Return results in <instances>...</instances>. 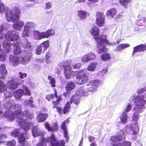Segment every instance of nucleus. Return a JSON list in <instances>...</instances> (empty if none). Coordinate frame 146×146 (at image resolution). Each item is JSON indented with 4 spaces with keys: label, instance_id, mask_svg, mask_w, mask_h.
Instances as JSON below:
<instances>
[{
    "label": "nucleus",
    "instance_id": "45",
    "mask_svg": "<svg viewBox=\"0 0 146 146\" xmlns=\"http://www.w3.org/2000/svg\"><path fill=\"white\" fill-rule=\"evenodd\" d=\"M58 130V126L56 123H54L53 126L50 127L49 131L54 132Z\"/></svg>",
    "mask_w": 146,
    "mask_h": 146
},
{
    "label": "nucleus",
    "instance_id": "57",
    "mask_svg": "<svg viewBox=\"0 0 146 146\" xmlns=\"http://www.w3.org/2000/svg\"><path fill=\"white\" fill-rule=\"evenodd\" d=\"M122 146H131V143L129 141H125L121 143Z\"/></svg>",
    "mask_w": 146,
    "mask_h": 146
},
{
    "label": "nucleus",
    "instance_id": "48",
    "mask_svg": "<svg viewBox=\"0 0 146 146\" xmlns=\"http://www.w3.org/2000/svg\"><path fill=\"white\" fill-rule=\"evenodd\" d=\"M50 56V53L49 52H46L45 54V61L47 64L50 63V60L49 59Z\"/></svg>",
    "mask_w": 146,
    "mask_h": 146
},
{
    "label": "nucleus",
    "instance_id": "25",
    "mask_svg": "<svg viewBox=\"0 0 146 146\" xmlns=\"http://www.w3.org/2000/svg\"><path fill=\"white\" fill-rule=\"evenodd\" d=\"M89 14L88 12L83 10H80L78 11V16L81 20L86 19L87 18V15Z\"/></svg>",
    "mask_w": 146,
    "mask_h": 146
},
{
    "label": "nucleus",
    "instance_id": "36",
    "mask_svg": "<svg viewBox=\"0 0 146 146\" xmlns=\"http://www.w3.org/2000/svg\"><path fill=\"white\" fill-rule=\"evenodd\" d=\"M48 79L49 80V83L52 87H54L56 86V81L55 79L50 76L49 75L48 76Z\"/></svg>",
    "mask_w": 146,
    "mask_h": 146
},
{
    "label": "nucleus",
    "instance_id": "47",
    "mask_svg": "<svg viewBox=\"0 0 146 146\" xmlns=\"http://www.w3.org/2000/svg\"><path fill=\"white\" fill-rule=\"evenodd\" d=\"M89 87L87 88V91L89 92H94L96 91L97 89L96 87H95L93 86H89Z\"/></svg>",
    "mask_w": 146,
    "mask_h": 146
},
{
    "label": "nucleus",
    "instance_id": "26",
    "mask_svg": "<svg viewBox=\"0 0 146 146\" xmlns=\"http://www.w3.org/2000/svg\"><path fill=\"white\" fill-rule=\"evenodd\" d=\"M22 46L26 50L29 51L30 52H31V51L33 49L31 43L28 41L24 43L22 45Z\"/></svg>",
    "mask_w": 146,
    "mask_h": 146
},
{
    "label": "nucleus",
    "instance_id": "54",
    "mask_svg": "<svg viewBox=\"0 0 146 146\" xmlns=\"http://www.w3.org/2000/svg\"><path fill=\"white\" fill-rule=\"evenodd\" d=\"M137 21L138 22L142 21L143 22H145L146 21V15H142L139 17Z\"/></svg>",
    "mask_w": 146,
    "mask_h": 146
},
{
    "label": "nucleus",
    "instance_id": "43",
    "mask_svg": "<svg viewBox=\"0 0 146 146\" xmlns=\"http://www.w3.org/2000/svg\"><path fill=\"white\" fill-rule=\"evenodd\" d=\"M33 34L35 36L37 37V39L40 40L42 38V32L40 33L38 31H36L34 32Z\"/></svg>",
    "mask_w": 146,
    "mask_h": 146
},
{
    "label": "nucleus",
    "instance_id": "23",
    "mask_svg": "<svg viewBox=\"0 0 146 146\" xmlns=\"http://www.w3.org/2000/svg\"><path fill=\"white\" fill-rule=\"evenodd\" d=\"M90 31L93 36L96 37L98 36L100 33V29L96 26L92 27Z\"/></svg>",
    "mask_w": 146,
    "mask_h": 146
},
{
    "label": "nucleus",
    "instance_id": "34",
    "mask_svg": "<svg viewBox=\"0 0 146 146\" xmlns=\"http://www.w3.org/2000/svg\"><path fill=\"white\" fill-rule=\"evenodd\" d=\"M97 65V63L96 62H91L88 66L87 69L89 71H94L96 68Z\"/></svg>",
    "mask_w": 146,
    "mask_h": 146
},
{
    "label": "nucleus",
    "instance_id": "20",
    "mask_svg": "<svg viewBox=\"0 0 146 146\" xmlns=\"http://www.w3.org/2000/svg\"><path fill=\"white\" fill-rule=\"evenodd\" d=\"M7 73L6 68L5 65L3 64L0 66V78L1 79H4L5 76Z\"/></svg>",
    "mask_w": 146,
    "mask_h": 146
},
{
    "label": "nucleus",
    "instance_id": "28",
    "mask_svg": "<svg viewBox=\"0 0 146 146\" xmlns=\"http://www.w3.org/2000/svg\"><path fill=\"white\" fill-rule=\"evenodd\" d=\"M100 84V80H94L90 81L87 84V86H93L97 88L98 86Z\"/></svg>",
    "mask_w": 146,
    "mask_h": 146
},
{
    "label": "nucleus",
    "instance_id": "33",
    "mask_svg": "<svg viewBox=\"0 0 146 146\" xmlns=\"http://www.w3.org/2000/svg\"><path fill=\"white\" fill-rule=\"evenodd\" d=\"M127 118L128 116L126 112H123L120 117L121 122L123 124L127 122Z\"/></svg>",
    "mask_w": 146,
    "mask_h": 146
},
{
    "label": "nucleus",
    "instance_id": "32",
    "mask_svg": "<svg viewBox=\"0 0 146 146\" xmlns=\"http://www.w3.org/2000/svg\"><path fill=\"white\" fill-rule=\"evenodd\" d=\"M40 46L42 48H43L44 52L46 50L47 48L49 46V40L44 41L41 43Z\"/></svg>",
    "mask_w": 146,
    "mask_h": 146
},
{
    "label": "nucleus",
    "instance_id": "8",
    "mask_svg": "<svg viewBox=\"0 0 146 146\" xmlns=\"http://www.w3.org/2000/svg\"><path fill=\"white\" fill-rule=\"evenodd\" d=\"M16 108L19 109V116H22L24 117H26L27 119H32L33 117V115L30 113L27 110H25L24 112L22 111V108L20 104H17Z\"/></svg>",
    "mask_w": 146,
    "mask_h": 146
},
{
    "label": "nucleus",
    "instance_id": "21",
    "mask_svg": "<svg viewBox=\"0 0 146 146\" xmlns=\"http://www.w3.org/2000/svg\"><path fill=\"white\" fill-rule=\"evenodd\" d=\"M48 117V114L40 113L38 115L36 119L40 123L45 121Z\"/></svg>",
    "mask_w": 146,
    "mask_h": 146
},
{
    "label": "nucleus",
    "instance_id": "31",
    "mask_svg": "<svg viewBox=\"0 0 146 146\" xmlns=\"http://www.w3.org/2000/svg\"><path fill=\"white\" fill-rule=\"evenodd\" d=\"M70 110V104L69 102H67L63 109V114H64L69 112Z\"/></svg>",
    "mask_w": 146,
    "mask_h": 146
},
{
    "label": "nucleus",
    "instance_id": "13",
    "mask_svg": "<svg viewBox=\"0 0 146 146\" xmlns=\"http://www.w3.org/2000/svg\"><path fill=\"white\" fill-rule=\"evenodd\" d=\"M32 55L31 52L25 53L24 56H22L21 60V63L22 64H25L28 62L31 61Z\"/></svg>",
    "mask_w": 146,
    "mask_h": 146
},
{
    "label": "nucleus",
    "instance_id": "27",
    "mask_svg": "<svg viewBox=\"0 0 146 146\" xmlns=\"http://www.w3.org/2000/svg\"><path fill=\"white\" fill-rule=\"evenodd\" d=\"M24 94V91L22 89H20L16 90L13 93L14 97L16 99L20 98Z\"/></svg>",
    "mask_w": 146,
    "mask_h": 146
},
{
    "label": "nucleus",
    "instance_id": "46",
    "mask_svg": "<svg viewBox=\"0 0 146 146\" xmlns=\"http://www.w3.org/2000/svg\"><path fill=\"white\" fill-rule=\"evenodd\" d=\"M11 135L15 137H19L21 135L20 132L17 129L13 131L11 133Z\"/></svg>",
    "mask_w": 146,
    "mask_h": 146
},
{
    "label": "nucleus",
    "instance_id": "63",
    "mask_svg": "<svg viewBox=\"0 0 146 146\" xmlns=\"http://www.w3.org/2000/svg\"><path fill=\"white\" fill-rule=\"evenodd\" d=\"M89 2L87 3V5L89 6H90L92 3H97L98 2L99 0H87Z\"/></svg>",
    "mask_w": 146,
    "mask_h": 146
},
{
    "label": "nucleus",
    "instance_id": "42",
    "mask_svg": "<svg viewBox=\"0 0 146 146\" xmlns=\"http://www.w3.org/2000/svg\"><path fill=\"white\" fill-rule=\"evenodd\" d=\"M100 40L102 42L109 46H111V44L107 40L106 36H104V37L100 36Z\"/></svg>",
    "mask_w": 146,
    "mask_h": 146
},
{
    "label": "nucleus",
    "instance_id": "9",
    "mask_svg": "<svg viewBox=\"0 0 146 146\" xmlns=\"http://www.w3.org/2000/svg\"><path fill=\"white\" fill-rule=\"evenodd\" d=\"M6 37L8 40L13 42L19 38L18 34L15 31H8L6 34Z\"/></svg>",
    "mask_w": 146,
    "mask_h": 146
},
{
    "label": "nucleus",
    "instance_id": "41",
    "mask_svg": "<svg viewBox=\"0 0 146 146\" xmlns=\"http://www.w3.org/2000/svg\"><path fill=\"white\" fill-rule=\"evenodd\" d=\"M101 58L102 60L104 61L109 60L111 58L110 54L108 53L103 54L101 56Z\"/></svg>",
    "mask_w": 146,
    "mask_h": 146
},
{
    "label": "nucleus",
    "instance_id": "10",
    "mask_svg": "<svg viewBox=\"0 0 146 146\" xmlns=\"http://www.w3.org/2000/svg\"><path fill=\"white\" fill-rule=\"evenodd\" d=\"M123 139V138L121 135L116 136L113 135L111 137L110 141H111V144L112 146H122L121 143H116L118 141H120Z\"/></svg>",
    "mask_w": 146,
    "mask_h": 146
},
{
    "label": "nucleus",
    "instance_id": "29",
    "mask_svg": "<svg viewBox=\"0 0 146 146\" xmlns=\"http://www.w3.org/2000/svg\"><path fill=\"white\" fill-rule=\"evenodd\" d=\"M11 44L10 42L5 41L3 43V49L6 53L9 52L11 50Z\"/></svg>",
    "mask_w": 146,
    "mask_h": 146
},
{
    "label": "nucleus",
    "instance_id": "12",
    "mask_svg": "<svg viewBox=\"0 0 146 146\" xmlns=\"http://www.w3.org/2000/svg\"><path fill=\"white\" fill-rule=\"evenodd\" d=\"M69 123V120L68 118L67 119L65 120L64 121L61 123V128L63 131V133L64 137L66 138V140L69 139L68 136V132L66 126V124H68Z\"/></svg>",
    "mask_w": 146,
    "mask_h": 146
},
{
    "label": "nucleus",
    "instance_id": "37",
    "mask_svg": "<svg viewBox=\"0 0 146 146\" xmlns=\"http://www.w3.org/2000/svg\"><path fill=\"white\" fill-rule=\"evenodd\" d=\"M14 20H18L20 17L21 12L20 9L18 8H16L14 11Z\"/></svg>",
    "mask_w": 146,
    "mask_h": 146
},
{
    "label": "nucleus",
    "instance_id": "39",
    "mask_svg": "<svg viewBox=\"0 0 146 146\" xmlns=\"http://www.w3.org/2000/svg\"><path fill=\"white\" fill-rule=\"evenodd\" d=\"M131 0H119L120 4L125 8L127 7L128 5L131 2Z\"/></svg>",
    "mask_w": 146,
    "mask_h": 146
},
{
    "label": "nucleus",
    "instance_id": "1",
    "mask_svg": "<svg viewBox=\"0 0 146 146\" xmlns=\"http://www.w3.org/2000/svg\"><path fill=\"white\" fill-rule=\"evenodd\" d=\"M131 98L132 100H134L135 106L133 108L134 110L138 113L142 112L141 109L145 108L144 103L145 100L144 99V96L143 95L135 96L133 95Z\"/></svg>",
    "mask_w": 146,
    "mask_h": 146
},
{
    "label": "nucleus",
    "instance_id": "11",
    "mask_svg": "<svg viewBox=\"0 0 146 146\" xmlns=\"http://www.w3.org/2000/svg\"><path fill=\"white\" fill-rule=\"evenodd\" d=\"M45 142H49L51 146H58V141L54 133L52 134L50 137H47Z\"/></svg>",
    "mask_w": 146,
    "mask_h": 146
},
{
    "label": "nucleus",
    "instance_id": "58",
    "mask_svg": "<svg viewBox=\"0 0 146 146\" xmlns=\"http://www.w3.org/2000/svg\"><path fill=\"white\" fill-rule=\"evenodd\" d=\"M81 66V64L80 63H77L73 65V68L75 69H79Z\"/></svg>",
    "mask_w": 146,
    "mask_h": 146
},
{
    "label": "nucleus",
    "instance_id": "19",
    "mask_svg": "<svg viewBox=\"0 0 146 146\" xmlns=\"http://www.w3.org/2000/svg\"><path fill=\"white\" fill-rule=\"evenodd\" d=\"M55 34V32L53 29H48L44 32H42V38H48L50 36L54 35Z\"/></svg>",
    "mask_w": 146,
    "mask_h": 146
},
{
    "label": "nucleus",
    "instance_id": "61",
    "mask_svg": "<svg viewBox=\"0 0 146 146\" xmlns=\"http://www.w3.org/2000/svg\"><path fill=\"white\" fill-rule=\"evenodd\" d=\"M58 146H65V141L64 139L61 140L60 141H58Z\"/></svg>",
    "mask_w": 146,
    "mask_h": 146
},
{
    "label": "nucleus",
    "instance_id": "6",
    "mask_svg": "<svg viewBox=\"0 0 146 146\" xmlns=\"http://www.w3.org/2000/svg\"><path fill=\"white\" fill-rule=\"evenodd\" d=\"M17 122L19 125L21 126L25 132L29 129L30 126L32 124L31 122L27 121V119L22 118L18 119Z\"/></svg>",
    "mask_w": 146,
    "mask_h": 146
},
{
    "label": "nucleus",
    "instance_id": "2",
    "mask_svg": "<svg viewBox=\"0 0 146 146\" xmlns=\"http://www.w3.org/2000/svg\"><path fill=\"white\" fill-rule=\"evenodd\" d=\"M58 66L61 68H64V76L66 79H69L73 76L72 74L73 72L71 71L70 62L67 60L63 61L59 64Z\"/></svg>",
    "mask_w": 146,
    "mask_h": 146
},
{
    "label": "nucleus",
    "instance_id": "62",
    "mask_svg": "<svg viewBox=\"0 0 146 146\" xmlns=\"http://www.w3.org/2000/svg\"><path fill=\"white\" fill-rule=\"evenodd\" d=\"M25 91L24 93V95H25L27 96H30L31 95V92L29 90L28 88L27 87H25Z\"/></svg>",
    "mask_w": 146,
    "mask_h": 146
},
{
    "label": "nucleus",
    "instance_id": "64",
    "mask_svg": "<svg viewBox=\"0 0 146 146\" xmlns=\"http://www.w3.org/2000/svg\"><path fill=\"white\" fill-rule=\"evenodd\" d=\"M57 111L60 114H62L63 113V109L60 106H57L56 108Z\"/></svg>",
    "mask_w": 146,
    "mask_h": 146
},
{
    "label": "nucleus",
    "instance_id": "53",
    "mask_svg": "<svg viewBox=\"0 0 146 146\" xmlns=\"http://www.w3.org/2000/svg\"><path fill=\"white\" fill-rule=\"evenodd\" d=\"M42 49L40 45H38L36 49L35 53L37 55H40Z\"/></svg>",
    "mask_w": 146,
    "mask_h": 146
},
{
    "label": "nucleus",
    "instance_id": "51",
    "mask_svg": "<svg viewBox=\"0 0 146 146\" xmlns=\"http://www.w3.org/2000/svg\"><path fill=\"white\" fill-rule=\"evenodd\" d=\"M82 61L85 62H87L90 61L87 54L83 55L81 58Z\"/></svg>",
    "mask_w": 146,
    "mask_h": 146
},
{
    "label": "nucleus",
    "instance_id": "18",
    "mask_svg": "<svg viewBox=\"0 0 146 146\" xmlns=\"http://www.w3.org/2000/svg\"><path fill=\"white\" fill-rule=\"evenodd\" d=\"M76 87V85L74 82L72 81L68 82L65 86L66 90L68 92H71Z\"/></svg>",
    "mask_w": 146,
    "mask_h": 146
},
{
    "label": "nucleus",
    "instance_id": "3",
    "mask_svg": "<svg viewBox=\"0 0 146 146\" xmlns=\"http://www.w3.org/2000/svg\"><path fill=\"white\" fill-rule=\"evenodd\" d=\"M86 69H84L78 72L76 75V80L77 83L79 84H82L86 83L89 81L88 76L85 72Z\"/></svg>",
    "mask_w": 146,
    "mask_h": 146
},
{
    "label": "nucleus",
    "instance_id": "59",
    "mask_svg": "<svg viewBox=\"0 0 146 146\" xmlns=\"http://www.w3.org/2000/svg\"><path fill=\"white\" fill-rule=\"evenodd\" d=\"M132 108V106L131 104L130 103L128 104L125 108V111L127 112L129 111Z\"/></svg>",
    "mask_w": 146,
    "mask_h": 146
},
{
    "label": "nucleus",
    "instance_id": "40",
    "mask_svg": "<svg viewBox=\"0 0 146 146\" xmlns=\"http://www.w3.org/2000/svg\"><path fill=\"white\" fill-rule=\"evenodd\" d=\"M32 132L33 135L35 137L40 135V133L38 131V128L36 127H35L33 128Z\"/></svg>",
    "mask_w": 146,
    "mask_h": 146
},
{
    "label": "nucleus",
    "instance_id": "16",
    "mask_svg": "<svg viewBox=\"0 0 146 146\" xmlns=\"http://www.w3.org/2000/svg\"><path fill=\"white\" fill-rule=\"evenodd\" d=\"M9 61L14 66L18 65L21 60L19 56H14L13 55H11L9 57Z\"/></svg>",
    "mask_w": 146,
    "mask_h": 146
},
{
    "label": "nucleus",
    "instance_id": "49",
    "mask_svg": "<svg viewBox=\"0 0 146 146\" xmlns=\"http://www.w3.org/2000/svg\"><path fill=\"white\" fill-rule=\"evenodd\" d=\"M19 137V142L21 143H24L25 140V138L24 136V133H22L21 134Z\"/></svg>",
    "mask_w": 146,
    "mask_h": 146
},
{
    "label": "nucleus",
    "instance_id": "24",
    "mask_svg": "<svg viewBox=\"0 0 146 146\" xmlns=\"http://www.w3.org/2000/svg\"><path fill=\"white\" fill-rule=\"evenodd\" d=\"M117 12V9L116 8H113L108 10L106 13L107 16L113 17Z\"/></svg>",
    "mask_w": 146,
    "mask_h": 146
},
{
    "label": "nucleus",
    "instance_id": "14",
    "mask_svg": "<svg viewBox=\"0 0 146 146\" xmlns=\"http://www.w3.org/2000/svg\"><path fill=\"white\" fill-rule=\"evenodd\" d=\"M80 96L75 94L71 97L70 101L68 102H69L70 104L73 103L76 106H77L80 104Z\"/></svg>",
    "mask_w": 146,
    "mask_h": 146
},
{
    "label": "nucleus",
    "instance_id": "5",
    "mask_svg": "<svg viewBox=\"0 0 146 146\" xmlns=\"http://www.w3.org/2000/svg\"><path fill=\"white\" fill-rule=\"evenodd\" d=\"M139 131L138 123L137 122H136L130 126L128 125H125L123 129V132L125 133L129 134L131 131L132 134L133 135H137Z\"/></svg>",
    "mask_w": 146,
    "mask_h": 146
},
{
    "label": "nucleus",
    "instance_id": "4",
    "mask_svg": "<svg viewBox=\"0 0 146 146\" xmlns=\"http://www.w3.org/2000/svg\"><path fill=\"white\" fill-rule=\"evenodd\" d=\"M17 104L14 106L15 111H13L10 110L6 111L4 113L3 116L6 117L10 121H14L15 118H18L19 116V109L16 108Z\"/></svg>",
    "mask_w": 146,
    "mask_h": 146
},
{
    "label": "nucleus",
    "instance_id": "50",
    "mask_svg": "<svg viewBox=\"0 0 146 146\" xmlns=\"http://www.w3.org/2000/svg\"><path fill=\"white\" fill-rule=\"evenodd\" d=\"M87 54L90 61L94 60L96 58L95 55L93 53H90Z\"/></svg>",
    "mask_w": 146,
    "mask_h": 146
},
{
    "label": "nucleus",
    "instance_id": "55",
    "mask_svg": "<svg viewBox=\"0 0 146 146\" xmlns=\"http://www.w3.org/2000/svg\"><path fill=\"white\" fill-rule=\"evenodd\" d=\"M54 98V95L53 94H50L47 95L45 98L48 101H50Z\"/></svg>",
    "mask_w": 146,
    "mask_h": 146
},
{
    "label": "nucleus",
    "instance_id": "30",
    "mask_svg": "<svg viewBox=\"0 0 146 146\" xmlns=\"http://www.w3.org/2000/svg\"><path fill=\"white\" fill-rule=\"evenodd\" d=\"M14 15L12 12L9 11L6 14V18L8 21L14 20Z\"/></svg>",
    "mask_w": 146,
    "mask_h": 146
},
{
    "label": "nucleus",
    "instance_id": "60",
    "mask_svg": "<svg viewBox=\"0 0 146 146\" xmlns=\"http://www.w3.org/2000/svg\"><path fill=\"white\" fill-rule=\"evenodd\" d=\"M19 77L21 79H23L25 78L27 76V74L23 72H20L19 73Z\"/></svg>",
    "mask_w": 146,
    "mask_h": 146
},
{
    "label": "nucleus",
    "instance_id": "35",
    "mask_svg": "<svg viewBox=\"0 0 146 146\" xmlns=\"http://www.w3.org/2000/svg\"><path fill=\"white\" fill-rule=\"evenodd\" d=\"M13 45L15 46L13 50L14 54L15 55H18L21 53L22 50L20 46L18 45H15V43H14Z\"/></svg>",
    "mask_w": 146,
    "mask_h": 146
},
{
    "label": "nucleus",
    "instance_id": "52",
    "mask_svg": "<svg viewBox=\"0 0 146 146\" xmlns=\"http://www.w3.org/2000/svg\"><path fill=\"white\" fill-rule=\"evenodd\" d=\"M32 25V23L30 22L27 23L24 26V29L29 31V29L31 27Z\"/></svg>",
    "mask_w": 146,
    "mask_h": 146
},
{
    "label": "nucleus",
    "instance_id": "44",
    "mask_svg": "<svg viewBox=\"0 0 146 146\" xmlns=\"http://www.w3.org/2000/svg\"><path fill=\"white\" fill-rule=\"evenodd\" d=\"M4 106L5 108L7 109H11L13 106L11 100H9L7 101L5 104Z\"/></svg>",
    "mask_w": 146,
    "mask_h": 146
},
{
    "label": "nucleus",
    "instance_id": "7",
    "mask_svg": "<svg viewBox=\"0 0 146 146\" xmlns=\"http://www.w3.org/2000/svg\"><path fill=\"white\" fill-rule=\"evenodd\" d=\"M96 23L99 27L103 26L105 20V16L102 12L97 11L96 13Z\"/></svg>",
    "mask_w": 146,
    "mask_h": 146
},
{
    "label": "nucleus",
    "instance_id": "15",
    "mask_svg": "<svg viewBox=\"0 0 146 146\" xmlns=\"http://www.w3.org/2000/svg\"><path fill=\"white\" fill-rule=\"evenodd\" d=\"M20 85L19 83H16L13 80L8 81L7 83V85L8 88L12 90L15 89Z\"/></svg>",
    "mask_w": 146,
    "mask_h": 146
},
{
    "label": "nucleus",
    "instance_id": "38",
    "mask_svg": "<svg viewBox=\"0 0 146 146\" xmlns=\"http://www.w3.org/2000/svg\"><path fill=\"white\" fill-rule=\"evenodd\" d=\"M7 89L5 84L2 80H0V92L2 93L6 91Z\"/></svg>",
    "mask_w": 146,
    "mask_h": 146
},
{
    "label": "nucleus",
    "instance_id": "17",
    "mask_svg": "<svg viewBox=\"0 0 146 146\" xmlns=\"http://www.w3.org/2000/svg\"><path fill=\"white\" fill-rule=\"evenodd\" d=\"M145 46L144 44H141L134 47L133 48L132 53V56H133L137 52H144L145 51Z\"/></svg>",
    "mask_w": 146,
    "mask_h": 146
},
{
    "label": "nucleus",
    "instance_id": "56",
    "mask_svg": "<svg viewBox=\"0 0 146 146\" xmlns=\"http://www.w3.org/2000/svg\"><path fill=\"white\" fill-rule=\"evenodd\" d=\"M4 6L2 2H0V13H2L5 11Z\"/></svg>",
    "mask_w": 146,
    "mask_h": 146
},
{
    "label": "nucleus",
    "instance_id": "22",
    "mask_svg": "<svg viewBox=\"0 0 146 146\" xmlns=\"http://www.w3.org/2000/svg\"><path fill=\"white\" fill-rule=\"evenodd\" d=\"M24 25L23 22L21 21H17L13 25V27L15 29L21 31Z\"/></svg>",
    "mask_w": 146,
    "mask_h": 146
}]
</instances>
